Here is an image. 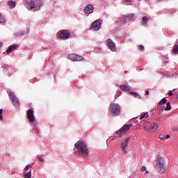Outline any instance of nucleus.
<instances>
[{
  "label": "nucleus",
  "instance_id": "1",
  "mask_svg": "<svg viewBox=\"0 0 178 178\" xmlns=\"http://www.w3.org/2000/svg\"><path fill=\"white\" fill-rule=\"evenodd\" d=\"M24 5L30 10H40L41 8V1L40 0H25Z\"/></svg>",
  "mask_w": 178,
  "mask_h": 178
},
{
  "label": "nucleus",
  "instance_id": "2",
  "mask_svg": "<svg viewBox=\"0 0 178 178\" xmlns=\"http://www.w3.org/2000/svg\"><path fill=\"white\" fill-rule=\"evenodd\" d=\"M75 148H76L78 152L81 154V155H88V147H87V145L84 141L79 140H78L75 145Z\"/></svg>",
  "mask_w": 178,
  "mask_h": 178
},
{
  "label": "nucleus",
  "instance_id": "3",
  "mask_svg": "<svg viewBox=\"0 0 178 178\" xmlns=\"http://www.w3.org/2000/svg\"><path fill=\"white\" fill-rule=\"evenodd\" d=\"M156 169L159 173H165L166 172V164L163 157H159L156 161Z\"/></svg>",
  "mask_w": 178,
  "mask_h": 178
},
{
  "label": "nucleus",
  "instance_id": "4",
  "mask_svg": "<svg viewBox=\"0 0 178 178\" xmlns=\"http://www.w3.org/2000/svg\"><path fill=\"white\" fill-rule=\"evenodd\" d=\"M110 112L112 116H119L120 115V106L118 104L113 103L110 105Z\"/></svg>",
  "mask_w": 178,
  "mask_h": 178
},
{
  "label": "nucleus",
  "instance_id": "5",
  "mask_svg": "<svg viewBox=\"0 0 178 178\" xmlns=\"http://www.w3.org/2000/svg\"><path fill=\"white\" fill-rule=\"evenodd\" d=\"M131 126L132 125L127 124L124 125L120 130L116 132L117 136H118V137H122V136H124L126 134V132L130 130Z\"/></svg>",
  "mask_w": 178,
  "mask_h": 178
},
{
  "label": "nucleus",
  "instance_id": "6",
  "mask_svg": "<svg viewBox=\"0 0 178 178\" xmlns=\"http://www.w3.org/2000/svg\"><path fill=\"white\" fill-rule=\"evenodd\" d=\"M9 97L12 100L14 106H15V108H19L20 105V102H19V99L17 98L16 95L13 92H10Z\"/></svg>",
  "mask_w": 178,
  "mask_h": 178
},
{
  "label": "nucleus",
  "instance_id": "7",
  "mask_svg": "<svg viewBox=\"0 0 178 178\" xmlns=\"http://www.w3.org/2000/svg\"><path fill=\"white\" fill-rule=\"evenodd\" d=\"M67 58L70 60H72V62H80L81 60H84V58H83V56L77 54H70Z\"/></svg>",
  "mask_w": 178,
  "mask_h": 178
},
{
  "label": "nucleus",
  "instance_id": "8",
  "mask_svg": "<svg viewBox=\"0 0 178 178\" xmlns=\"http://www.w3.org/2000/svg\"><path fill=\"white\" fill-rule=\"evenodd\" d=\"M70 37V33L67 30H63L59 33V38H60V40H67Z\"/></svg>",
  "mask_w": 178,
  "mask_h": 178
},
{
  "label": "nucleus",
  "instance_id": "9",
  "mask_svg": "<svg viewBox=\"0 0 178 178\" xmlns=\"http://www.w3.org/2000/svg\"><path fill=\"white\" fill-rule=\"evenodd\" d=\"M27 118L30 123H34V122L35 121V118L34 117V111H33V108L28 110Z\"/></svg>",
  "mask_w": 178,
  "mask_h": 178
},
{
  "label": "nucleus",
  "instance_id": "10",
  "mask_svg": "<svg viewBox=\"0 0 178 178\" xmlns=\"http://www.w3.org/2000/svg\"><path fill=\"white\" fill-rule=\"evenodd\" d=\"M129 143V138L125 139L120 145V148L123 154L127 153V144Z\"/></svg>",
  "mask_w": 178,
  "mask_h": 178
},
{
  "label": "nucleus",
  "instance_id": "11",
  "mask_svg": "<svg viewBox=\"0 0 178 178\" xmlns=\"http://www.w3.org/2000/svg\"><path fill=\"white\" fill-rule=\"evenodd\" d=\"M134 17H135L134 14H129L128 15H124V16H122V22L126 23V22H131V20H134Z\"/></svg>",
  "mask_w": 178,
  "mask_h": 178
},
{
  "label": "nucleus",
  "instance_id": "12",
  "mask_svg": "<svg viewBox=\"0 0 178 178\" xmlns=\"http://www.w3.org/2000/svg\"><path fill=\"white\" fill-rule=\"evenodd\" d=\"M107 45L109 49H111V51H113V52H115V51H116V45H115V43L113 42H112V40L108 39Z\"/></svg>",
  "mask_w": 178,
  "mask_h": 178
},
{
  "label": "nucleus",
  "instance_id": "13",
  "mask_svg": "<svg viewBox=\"0 0 178 178\" xmlns=\"http://www.w3.org/2000/svg\"><path fill=\"white\" fill-rule=\"evenodd\" d=\"M91 27L95 31H98V30H99V29H101V22H99V21H98V20H96L92 24Z\"/></svg>",
  "mask_w": 178,
  "mask_h": 178
},
{
  "label": "nucleus",
  "instance_id": "14",
  "mask_svg": "<svg viewBox=\"0 0 178 178\" xmlns=\"http://www.w3.org/2000/svg\"><path fill=\"white\" fill-rule=\"evenodd\" d=\"M94 12V7L92 5H88L85 7L84 13L90 15V13H92Z\"/></svg>",
  "mask_w": 178,
  "mask_h": 178
},
{
  "label": "nucleus",
  "instance_id": "15",
  "mask_svg": "<svg viewBox=\"0 0 178 178\" xmlns=\"http://www.w3.org/2000/svg\"><path fill=\"white\" fill-rule=\"evenodd\" d=\"M17 44H13L8 47V49L6 51L7 54H10L13 51H15V49H17Z\"/></svg>",
  "mask_w": 178,
  "mask_h": 178
},
{
  "label": "nucleus",
  "instance_id": "16",
  "mask_svg": "<svg viewBox=\"0 0 178 178\" xmlns=\"http://www.w3.org/2000/svg\"><path fill=\"white\" fill-rule=\"evenodd\" d=\"M149 19L147 18V17H143L141 19L140 23L142 26H144L145 27H147V23H148Z\"/></svg>",
  "mask_w": 178,
  "mask_h": 178
},
{
  "label": "nucleus",
  "instance_id": "17",
  "mask_svg": "<svg viewBox=\"0 0 178 178\" xmlns=\"http://www.w3.org/2000/svg\"><path fill=\"white\" fill-rule=\"evenodd\" d=\"M120 88L122 91H130L131 90V88L127 85H121Z\"/></svg>",
  "mask_w": 178,
  "mask_h": 178
},
{
  "label": "nucleus",
  "instance_id": "18",
  "mask_svg": "<svg viewBox=\"0 0 178 178\" xmlns=\"http://www.w3.org/2000/svg\"><path fill=\"white\" fill-rule=\"evenodd\" d=\"M149 129L150 130H152V131H156V129H158V124L155 122L152 123Z\"/></svg>",
  "mask_w": 178,
  "mask_h": 178
},
{
  "label": "nucleus",
  "instance_id": "19",
  "mask_svg": "<svg viewBox=\"0 0 178 178\" xmlns=\"http://www.w3.org/2000/svg\"><path fill=\"white\" fill-rule=\"evenodd\" d=\"M7 5L9 6V8L13 9V8L16 6V3H15L13 1H10L7 3Z\"/></svg>",
  "mask_w": 178,
  "mask_h": 178
},
{
  "label": "nucleus",
  "instance_id": "20",
  "mask_svg": "<svg viewBox=\"0 0 178 178\" xmlns=\"http://www.w3.org/2000/svg\"><path fill=\"white\" fill-rule=\"evenodd\" d=\"M129 95H133L134 97H138V98H139V99H141V96H140V95H138L136 92H129Z\"/></svg>",
  "mask_w": 178,
  "mask_h": 178
},
{
  "label": "nucleus",
  "instance_id": "21",
  "mask_svg": "<svg viewBox=\"0 0 178 178\" xmlns=\"http://www.w3.org/2000/svg\"><path fill=\"white\" fill-rule=\"evenodd\" d=\"M163 109H165V111H170L172 109V106H170V102H168L166 104V107L165 108V106H163Z\"/></svg>",
  "mask_w": 178,
  "mask_h": 178
},
{
  "label": "nucleus",
  "instance_id": "22",
  "mask_svg": "<svg viewBox=\"0 0 178 178\" xmlns=\"http://www.w3.org/2000/svg\"><path fill=\"white\" fill-rule=\"evenodd\" d=\"M25 178H31V169H29V171H28L26 173L24 174Z\"/></svg>",
  "mask_w": 178,
  "mask_h": 178
},
{
  "label": "nucleus",
  "instance_id": "23",
  "mask_svg": "<svg viewBox=\"0 0 178 178\" xmlns=\"http://www.w3.org/2000/svg\"><path fill=\"white\" fill-rule=\"evenodd\" d=\"M166 102H168V99H166V98L164 97L161 99V101L159 102V105H165Z\"/></svg>",
  "mask_w": 178,
  "mask_h": 178
},
{
  "label": "nucleus",
  "instance_id": "24",
  "mask_svg": "<svg viewBox=\"0 0 178 178\" xmlns=\"http://www.w3.org/2000/svg\"><path fill=\"white\" fill-rule=\"evenodd\" d=\"M172 53L175 54H178V44L174 46Z\"/></svg>",
  "mask_w": 178,
  "mask_h": 178
},
{
  "label": "nucleus",
  "instance_id": "25",
  "mask_svg": "<svg viewBox=\"0 0 178 178\" xmlns=\"http://www.w3.org/2000/svg\"><path fill=\"white\" fill-rule=\"evenodd\" d=\"M0 23H5V18L0 15Z\"/></svg>",
  "mask_w": 178,
  "mask_h": 178
},
{
  "label": "nucleus",
  "instance_id": "26",
  "mask_svg": "<svg viewBox=\"0 0 178 178\" xmlns=\"http://www.w3.org/2000/svg\"><path fill=\"white\" fill-rule=\"evenodd\" d=\"M3 112V110L0 109V120H2V119H3V116L2 115Z\"/></svg>",
  "mask_w": 178,
  "mask_h": 178
},
{
  "label": "nucleus",
  "instance_id": "27",
  "mask_svg": "<svg viewBox=\"0 0 178 178\" xmlns=\"http://www.w3.org/2000/svg\"><path fill=\"white\" fill-rule=\"evenodd\" d=\"M30 168H31V165H30V164H29L25 167L24 170H26V172H27L29 170V169H30Z\"/></svg>",
  "mask_w": 178,
  "mask_h": 178
},
{
  "label": "nucleus",
  "instance_id": "28",
  "mask_svg": "<svg viewBox=\"0 0 178 178\" xmlns=\"http://www.w3.org/2000/svg\"><path fill=\"white\" fill-rule=\"evenodd\" d=\"M147 115V113H143L142 115H140V120H143L145 118V115Z\"/></svg>",
  "mask_w": 178,
  "mask_h": 178
},
{
  "label": "nucleus",
  "instance_id": "29",
  "mask_svg": "<svg viewBox=\"0 0 178 178\" xmlns=\"http://www.w3.org/2000/svg\"><path fill=\"white\" fill-rule=\"evenodd\" d=\"M140 170L141 172H145L147 170V168L145 166H142Z\"/></svg>",
  "mask_w": 178,
  "mask_h": 178
},
{
  "label": "nucleus",
  "instance_id": "30",
  "mask_svg": "<svg viewBox=\"0 0 178 178\" xmlns=\"http://www.w3.org/2000/svg\"><path fill=\"white\" fill-rule=\"evenodd\" d=\"M170 137V136L166 135L164 138H163V141H166L168 140V138H169Z\"/></svg>",
  "mask_w": 178,
  "mask_h": 178
},
{
  "label": "nucleus",
  "instance_id": "31",
  "mask_svg": "<svg viewBox=\"0 0 178 178\" xmlns=\"http://www.w3.org/2000/svg\"><path fill=\"white\" fill-rule=\"evenodd\" d=\"M168 95V97H172V95H173V92L172 90H169Z\"/></svg>",
  "mask_w": 178,
  "mask_h": 178
},
{
  "label": "nucleus",
  "instance_id": "32",
  "mask_svg": "<svg viewBox=\"0 0 178 178\" xmlns=\"http://www.w3.org/2000/svg\"><path fill=\"white\" fill-rule=\"evenodd\" d=\"M139 49H140V51H143V50H144V46H143V45H140V46H139Z\"/></svg>",
  "mask_w": 178,
  "mask_h": 178
},
{
  "label": "nucleus",
  "instance_id": "33",
  "mask_svg": "<svg viewBox=\"0 0 178 178\" xmlns=\"http://www.w3.org/2000/svg\"><path fill=\"white\" fill-rule=\"evenodd\" d=\"M172 94H176V92H177V89H174L172 90Z\"/></svg>",
  "mask_w": 178,
  "mask_h": 178
},
{
  "label": "nucleus",
  "instance_id": "34",
  "mask_svg": "<svg viewBox=\"0 0 178 178\" xmlns=\"http://www.w3.org/2000/svg\"><path fill=\"white\" fill-rule=\"evenodd\" d=\"M145 95H149V91L145 90Z\"/></svg>",
  "mask_w": 178,
  "mask_h": 178
},
{
  "label": "nucleus",
  "instance_id": "35",
  "mask_svg": "<svg viewBox=\"0 0 178 178\" xmlns=\"http://www.w3.org/2000/svg\"><path fill=\"white\" fill-rule=\"evenodd\" d=\"M39 161L40 162H44V159H42V157H39Z\"/></svg>",
  "mask_w": 178,
  "mask_h": 178
},
{
  "label": "nucleus",
  "instance_id": "36",
  "mask_svg": "<svg viewBox=\"0 0 178 178\" xmlns=\"http://www.w3.org/2000/svg\"><path fill=\"white\" fill-rule=\"evenodd\" d=\"M125 2H131L132 0H124Z\"/></svg>",
  "mask_w": 178,
  "mask_h": 178
},
{
  "label": "nucleus",
  "instance_id": "37",
  "mask_svg": "<svg viewBox=\"0 0 178 178\" xmlns=\"http://www.w3.org/2000/svg\"><path fill=\"white\" fill-rule=\"evenodd\" d=\"M2 47V42H0V48Z\"/></svg>",
  "mask_w": 178,
  "mask_h": 178
}]
</instances>
